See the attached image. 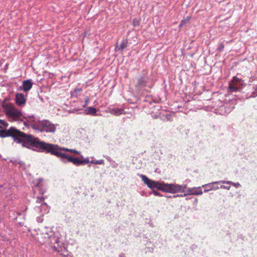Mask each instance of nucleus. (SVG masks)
Masks as SVG:
<instances>
[{
    "label": "nucleus",
    "instance_id": "11",
    "mask_svg": "<svg viewBox=\"0 0 257 257\" xmlns=\"http://www.w3.org/2000/svg\"><path fill=\"white\" fill-rule=\"evenodd\" d=\"M108 112L114 115L118 116L121 114L125 113L123 108H118L113 106H109L108 108Z\"/></svg>",
    "mask_w": 257,
    "mask_h": 257
},
{
    "label": "nucleus",
    "instance_id": "39",
    "mask_svg": "<svg viewBox=\"0 0 257 257\" xmlns=\"http://www.w3.org/2000/svg\"><path fill=\"white\" fill-rule=\"evenodd\" d=\"M166 118H167V120H169L170 119V118H169V115H168V114H167V113L166 114Z\"/></svg>",
    "mask_w": 257,
    "mask_h": 257
},
{
    "label": "nucleus",
    "instance_id": "13",
    "mask_svg": "<svg viewBox=\"0 0 257 257\" xmlns=\"http://www.w3.org/2000/svg\"><path fill=\"white\" fill-rule=\"evenodd\" d=\"M33 83L31 79H28L23 82V90L27 92L32 87Z\"/></svg>",
    "mask_w": 257,
    "mask_h": 257
},
{
    "label": "nucleus",
    "instance_id": "23",
    "mask_svg": "<svg viewBox=\"0 0 257 257\" xmlns=\"http://www.w3.org/2000/svg\"><path fill=\"white\" fill-rule=\"evenodd\" d=\"M132 23L133 26L135 27L139 26L140 24V21L136 18H135L133 20Z\"/></svg>",
    "mask_w": 257,
    "mask_h": 257
},
{
    "label": "nucleus",
    "instance_id": "4",
    "mask_svg": "<svg viewBox=\"0 0 257 257\" xmlns=\"http://www.w3.org/2000/svg\"><path fill=\"white\" fill-rule=\"evenodd\" d=\"M55 156L59 158L61 161L64 163L68 162L72 163L76 166H81V160L78 157H74L69 155L67 153H59L58 152H54Z\"/></svg>",
    "mask_w": 257,
    "mask_h": 257
},
{
    "label": "nucleus",
    "instance_id": "25",
    "mask_svg": "<svg viewBox=\"0 0 257 257\" xmlns=\"http://www.w3.org/2000/svg\"><path fill=\"white\" fill-rule=\"evenodd\" d=\"M89 163H90V161H89V158L87 157L85 159L83 160H81V164L82 165H84L86 164H88Z\"/></svg>",
    "mask_w": 257,
    "mask_h": 257
},
{
    "label": "nucleus",
    "instance_id": "32",
    "mask_svg": "<svg viewBox=\"0 0 257 257\" xmlns=\"http://www.w3.org/2000/svg\"><path fill=\"white\" fill-rule=\"evenodd\" d=\"M224 47V46L223 44L222 43H221L220 44L219 47H218V49L219 51H221L223 50Z\"/></svg>",
    "mask_w": 257,
    "mask_h": 257
},
{
    "label": "nucleus",
    "instance_id": "26",
    "mask_svg": "<svg viewBox=\"0 0 257 257\" xmlns=\"http://www.w3.org/2000/svg\"><path fill=\"white\" fill-rule=\"evenodd\" d=\"M89 102V97L88 96L85 97V103L82 105V107H85L86 106V105L88 104Z\"/></svg>",
    "mask_w": 257,
    "mask_h": 257
},
{
    "label": "nucleus",
    "instance_id": "29",
    "mask_svg": "<svg viewBox=\"0 0 257 257\" xmlns=\"http://www.w3.org/2000/svg\"><path fill=\"white\" fill-rule=\"evenodd\" d=\"M0 124H1L2 125H3V126H6V127L8 126V123L6 121H5L4 120L1 119H0Z\"/></svg>",
    "mask_w": 257,
    "mask_h": 257
},
{
    "label": "nucleus",
    "instance_id": "27",
    "mask_svg": "<svg viewBox=\"0 0 257 257\" xmlns=\"http://www.w3.org/2000/svg\"><path fill=\"white\" fill-rule=\"evenodd\" d=\"M195 189H196V187L191 188L188 189L187 190L188 194L189 195H193V194H192L191 193H193Z\"/></svg>",
    "mask_w": 257,
    "mask_h": 257
},
{
    "label": "nucleus",
    "instance_id": "21",
    "mask_svg": "<svg viewBox=\"0 0 257 257\" xmlns=\"http://www.w3.org/2000/svg\"><path fill=\"white\" fill-rule=\"evenodd\" d=\"M82 91L81 88H75L73 91L71 92V95L73 96L77 97L79 93Z\"/></svg>",
    "mask_w": 257,
    "mask_h": 257
},
{
    "label": "nucleus",
    "instance_id": "41",
    "mask_svg": "<svg viewBox=\"0 0 257 257\" xmlns=\"http://www.w3.org/2000/svg\"><path fill=\"white\" fill-rule=\"evenodd\" d=\"M40 192H41V194L43 195V194H44V193H45V191H42V190H40Z\"/></svg>",
    "mask_w": 257,
    "mask_h": 257
},
{
    "label": "nucleus",
    "instance_id": "37",
    "mask_svg": "<svg viewBox=\"0 0 257 257\" xmlns=\"http://www.w3.org/2000/svg\"><path fill=\"white\" fill-rule=\"evenodd\" d=\"M51 248H52V249L53 250H54V251H59V250H58V249H57L56 247V246H51Z\"/></svg>",
    "mask_w": 257,
    "mask_h": 257
},
{
    "label": "nucleus",
    "instance_id": "22",
    "mask_svg": "<svg viewBox=\"0 0 257 257\" xmlns=\"http://www.w3.org/2000/svg\"><path fill=\"white\" fill-rule=\"evenodd\" d=\"M90 163L94 164L103 165V164H104V160H91L90 161Z\"/></svg>",
    "mask_w": 257,
    "mask_h": 257
},
{
    "label": "nucleus",
    "instance_id": "2",
    "mask_svg": "<svg viewBox=\"0 0 257 257\" xmlns=\"http://www.w3.org/2000/svg\"><path fill=\"white\" fill-rule=\"evenodd\" d=\"M139 176L142 178L143 182L150 189L157 188L162 191L171 193H183L187 188V185H179L177 184H168L164 182H159L150 179L146 175L140 174Z\"/></svg>",
    "mask_w": 257,
    "mask_h": 257
},
{
    "label": "nucleus",
    "instance_id": "6",
    "mask_svg": "<svg viewBox=\"0 0 257 257\" xmlns=\"http://www.w3.org/2000/svg\"><path fill=\"white\" fill-rule=\"evenodd\" d=\"M244 81L241 78L234 76L232 80L229 83L228 89L230 92H236L243 87Z\"/></svg>",
    "mask_w": 257,
    "mask_h": 257
},
{
    "label": "nucleus",
    "instance_id": "12",
    "mask_svg": "<svg viewBox=\"0 0 257 257\" xmlns=\"http://www.w3.org/2000/svg\"><path fill=\"white\" fill-rule=\"evenodd\" d=\"M15 100L16 103L19 106H22L25 104L26 98L25 95L23 93H17L16 95Z\"/></svg>",
    "mask_w": 257,
    "mask_h": 257
},
{
    "label": "nucleus",
    "instance_id": "18",
    "mask_svg": "<svg viewBox=\"0 0 257 257\" xmlns=\"http://www.w3.org/2000/svg\"><path fill=\"white\" fill-rule=\"evenodd\" d=\"M221 183L222 184H227L229 185H232L234 186L235 188H237L240 186V185L239 183H234L231 181H224V180H220Z\"/></svg>",
    "mask_w": 257,
    "mask_h": 257
},
{
    "label": "nucleus",
    "instance_id": "9",
    "mask_svg": "<svg viewBox=\"0 0 257 257\" xmlns=\"http://www.w3.org/2000/svg\"><path fill=\"white\" fill-rule=\"evenodd\" d=\"M219 183H221L220 180L203 185H202V187L205 188L204 192L206 193L211 190H216L218 189L219 187L218 186H215L214 185Z\"/></svg>",
    "mask_w": 257,
    "mask_h": 257
},
{
    "label": "nucleus",
    "instance_id": "16",
    "mask_svg": "<svg viewBox=\"0 0 257 257\" xmlns=\"http://www.w3.org/2000/svg\"><path fill=\"white\" fill-rule=\"evenodd\" d=\"M160 99L159 98H153L152 97L148 96L144 100L145 102H148L150 104L152 105L153 103L156 104L160 102Z\"/></svg>",
    "mask_w": 257,
    "mask_h": 257
},
{
    "label": "nucleus",
    "instance_id": "40",
    "mask_svg": "<svg viewBox=\"0 0 257 257\" xmlns=\"http://www.w3.org/2000/svg\"><path fill=\"white\" fill-rule=\"evenodd\" d=\"M157 107V109L159 110L160 109V106L159 105H156ZM153 107H156V105H153Z\"/></svg>",
    "mask_w": 257,
    "mask_h": 257
},
{
    "label": "nucleus",
    "instance_id": "38",
    "mask_svg": "<svg viewBox=\"0 0 257 257\" xmlns=\"http://www.w3.org/2000/svg\"><path fill=\"white\" fill-rule=\"evenodd\" d=\"M159 115L158 114H155L153 116V118H159Z\"/></svg>",
    "mask_w": 257,
    "mask_h": 257
},
{
    "label": "nucleus",
    "instance_id": "20",
    "mask_svg": "<svg viewBox=\"0 0 257 257\" xmlns=\"http://www.w3.org/2000/svg\"><path fill=\"white\" fill-rule=\"evenodd\" d=\"M202 187H198L196 188V189L194 190V192L193 193H191L192 194H193L194 195H202L203 193V192L202 191L201 188Z\"/></svg>",
    "mask_w": 257,
    "mask_h": 257
},
{
    "label": "nucleus",
    "instance_id": "10",
    "mask_svg": "<svg viewBox=\"0 0 257 257\" xmlns=\"http://www.w3.org/2000/svg\"><path fill=\"white\" fill-rule=\"evenodd\" d=\"M7 113L14 118H19L22 116V113L15 107H10L7 110Z\"/></svg>",
    "mask_w": 257,
    "mask_h": 257
},
{
    "label": "nucleus",
    "instance_id": "30",
    "mask_svg": "<svg viewBox=\"0 0 257 257\" xmlns=\"http://www.w3.org/2000/svg\"><path fill=\"white\" fill-rule=\"evenodd\" d=\"M219 188H220L221 189H226V190H229L230 189V186H225L224 185H220Z\"/></svg>",
    "mask_w": 257,
    "mask_h": 257
},
{
    "label": "nucleus",
    "instance_id": "42",
    "mask_svg": "<svg viewBox=\"0 0 257 257\" xmlns=\"http://www.w3.org/2000/svg\"><path fill=\"white\" fill-rule=\"evenodd\" d=\"M186 196V194H184V195H180V196Z\"/></svg>",
    "mask_w": 257,
    "mask_h": 257
},
{
    "label": "nucleus",
    "instance_id": "1",
    "mask_svg": "<svg viewBox=\"0 0 257 257\" xmlns=\"http://www.w3.org/2000/svg\"><path fill=\"white\" fill-rule=\"evenodd\" d=\"M11 137L17 143L22 144L26 147L33 151H37L40 139L32 135H27L14 127L8 130H0V137Z\"/></svg>",
    "mask_w": 257,
    "mask_h": 257
},
{
    "label": "nucleus",
    "instance_id": "35",
    "mask_svg": "<svg viewBox=\"0 0 257 257\" xmlns=\"http://www.w3.org/2000/svg\"><path fill=\"white\" fill-rule=\"evenodd\" d=\"M37 220L38 222H42L43 220V219L42 216H40V217H38L37 218Z\"/></svg>",
    "mask_w": 257,
    "mask_h": 257
},
{
    "label": "nucleus",
    "instance_id": "33",
    "mask_svg": "<svg viewBox=\"0 0 257 257\" xmlns=\"http://www.w3.org/2000/svg\"><path fill=\"white\" fill-rule=\"evenodd\" d=\"M192 199H193V201H192V202L193 203L194 205H197V204L198 203V199L196 198H192Z\"/></svg>",
    "mask_w": 257,
    "mask_h": 257
},
{
    "label": "nucleus",
    "instance_id": "31",
    "mask_svg": "<svg viewBox=\"0 0 257 257\" xmlns=\"http://www.w3.org/2000/svg\"><path fill=\"white\" fill-rule=\"evenodd\" d=\"M152 193H153L155 196H162V195H161V194H160L159 192H158V191H157L153 190V191H152Z\"/></svg>",
    "mask_w": 257,
    "mask_h": 257
},
{
    "label": "nucleus",
    "instance_id": "43",
    "mask_svg": "<svg viewBox=\"0 0 257 257\" xmlns=\"http://www.w3.org/2000/svg\"><path fill=\"white\" fill-rule=\"evenodd\" d=\"M40 99L42 101H43V100H44L43 98H40Z\"/></svg>",
    "mask_w": 257,
    "mask_h": 257
},
{
    "label": "nucleus",
    "instance_id": "14",
    "mask_svg": "<svg viewBox=\"0 0 257 257\" xmlns=\"http://www.w3.org/2000/svg\"><path fill=\"white\" fill-rule=\"evenodd\" d=\"M38 208L42 215L48 213L50 209V206L46 203H42Z\"/></svg>",
    "mask_w": 257,
    "mask_h": 257
},
{
    "label": "nucleus",
    "instance_id": "17",
    "mask_svg": "<svg viewBox=\"0 0 257 257\" xmlns=\"http://www.w3.org/2000/svg\"><path fill=\"white\" fill-rule=\"evenodd\" d=\"M127 44L128 42L127 40H123L121 41L120 46L119 47H116V49L118 51H122L125 47H127Z\"/></svg>",
    "mask_w": 257,
    "mask_h": 257
},
{
    "label": "nucleus",
    "instance_id": "5",
    "mask_svg": "<svg viewBox=\"0 0 257 257\" xmlns=\"http://www.w3.org/2000/svg\"><path fill=\"white\" fill-rule=\"evenodd\" d=\"M58 126V124L52 123L48 120H41L40 122V127L39 130L41 132H45L46 133L54 134L56 132L57 127Z\"/></svg>",
    "mask_w": 257,
    "mask_h": 257
},
{
    "label": "nucleus",
    "instance_id": "19",
    "mask_svg": "<svg viewBox=\"0 0 257 257\" xmlns=\"http://www.w3.org/2000/svg\"><path fill=\"white\" fill-rule=\"evenodd\" d=\"M220 112L219 113L221 115H226L230 112L229 108H226L224 106H221L220 108Z\"/></svg>",
    "mask_w": 257,
    "mask_h": 257
},
{
    "label": "nucleus",
    "instance_id": "34",
    "mask_svg": "<svg viewBox=\"0 0 257 257\" xmlns=\"http://www.w3.org/2000/svg\"><path fill=\"white\" fill-rule=\"evenodd\" d=\"M105 158V159L108 161H109L110 163L112 161V160L111 159V158L108 156H106L104 157Z\"/></svg>",
    "mask_w": 257,
    "mask_h": 257
},
{
    "label": "nucleus",
    "instance_id": "28",
    "mask_svg": "<svg viewBox=\"0 0 257 257\" xmlns=\"http://www.w3.org/2000/svg\"><path fill=\"white\" fill-rule=\"evenodd\" d=\"M110 165H111L112 168H116L117 167L118 164L117 163H116L114 161L112 160L110 162Z\"/></svg>",
    "mask_w": 257,
    "mask_h": 257
},
{
    "label": "nucleus",
    "instance_id": "7",
    "mask_svg": "<svg viewBox=\"0 0 257 257\" xmlns=\"http://www.w3.org/2000/svg\"><path fill=\"white\" fill-rule=\"evenodd\" d=\"M147 73L145 71H143V74L137 79V83L136 84V87L138 88H142L147 86L148 82L149 77L146 75Z\"/></svg>",
    "mask_w": 257,
    "mask_h": 257
},
{
    "label": "nucleus",
    "instance_id": "44",
    "mask_svg": "<svg viewBox=\"0 0 257 257\" xmlns=\"http://www.w3.org/2000/svg\"><path fill=\"white\" fill-rule=\"evenodd\" d=\"M177 195H175V196H173V197L175 198L176 197H177Z\"/></svg>",
    "mask_w": 257,
    "mask_h": 257
},
{
    "label": "nucleus",
    "instance_id": "15",
    "mask_svg": "<svg viewBox=\"0 0 257 257\" xmlns=\"http://www.w3.org/2000/svg\"><path fill=\"white\" fill-rule=\"evenodd\" d=\"M85 114L87 115H91L92 116H96L97 114V109L92 106H89L86 108L85 109Z\"/></svg>",
    "mask_w": 257,
    "mask_h": 257
},
{
    "label": "nucleus",
    "instance_id": "24",
    "mask_svg": "<svg viewBox=\"0 0 257 257\" xmlns=\"http://www.w3.org/2000/svg\"><path fill=\"white\" fill-rule=\"evenodd\" d=\"M44 200H45V198L43 196L37 197L36 203H39H39H41V204L43 203V202L44 201Z\"/></svg>",
    "mask_w": 257,
    "mask_h": 257
},
{
    "label": "nucleus",
    "instance_id": "36",
    "mask_svg": "<svg viewBox=\"0 0 257 257\" xmlns=\"http://www.w3.org/2000/svg\"><path fill=\"white\" fill-rule=\"evenodd\" d=\"M186 23V21L182 20L181 22V24L179 25V28H181L185 23Z\"/></svg>",
    "mask_w": 257,
    "mask_h": 257
},
{
    "label": "nucleus",
    "instance_id": "8",
    "mask_svg": "<svg viewBox=\"0 0 257 257\" xmlns=\"http://www.w3.org/2000/svg\"><path fill=\"white\" fill-rule=\"evenodd\" d=\"M30 119L29 122L31 123L30 125L35 130H38L40 127L41 120L39 119V117L34 116V115L29 116Z\"/></svg>",
    "mask_w": 257,
    "mask_h": 257
},
{
    "label": "nucleus",
    "instance_id": "3",
    "mask_svg": "<svg viewBox=\"0 0 257 257\" xmlns=\"http://www.w3.org/2000/svg\"><path fill=\"white\" fill-rule=\"evenodd\" d=\"M39 152H44L47 154H50L52 155L55 156L54 152H58L59 153H65L64 152H69L75 154H80V152L75 149H70L64 147H59L56 144L46 143L40 140L37 151Z\"/></svg>",
    "mask_w": 257,
    "mask_h": 257
}]
</instances>
